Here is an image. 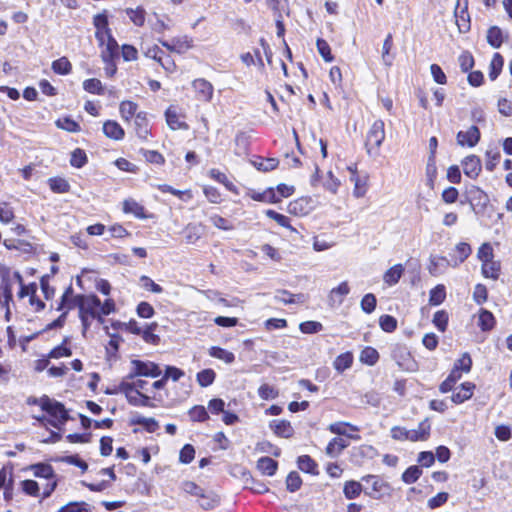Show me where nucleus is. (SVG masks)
<instances>
[{
    "mask_svg": "<svg viewBox=\"0 0 512 512\" xmlns=\"http://www.w3.org/2000/svg\"><path fill=\"white\" fill-rule=\"evenodd\" d=\"M138 105L135 102L132 101H123L120 104L119 111L121 114V117L125 121H130L133 116L136 117L137 114Z\"/></svg>",
    "mask_w": 512,
    "mask_h": 512,
    "instance_id": "39",
    "label": "nucleus"
},
{
    "mask_svg": "<svg viewBox=\"0 0 512 512\" xmlns=\"http://www.w3.org/2000/svg\"><path fill=\"white\" fill-rule=\"evenodd\" d=\"M235 144H236V154L237 155H246L249 152L250 149V140L249 136L246 135L243 132H240L235 137Z\"/></svg>",
    "mask_w": 512,
    "mask_h": 512,
    "instance_id": "44",
    "label": "nucleus"
},
{
    "mask_svg": "<svg viewBox=\"0 0 512 512\" xmlns=\"http://www.w3.org/2000/svg\"><path fill=\"white\" fill-rule=\"evenodd\" d=\"M191 40L188 39V37L183 38H173L171 41H163L161 40L160 43L162 46L166 47L170 51H174L177 53H183L189 48L192 47Z\"/></svg>",
    "mask_w": 512,
    "mask_h": 512,
    "instance_id": "22",
    "label": "nucleus"
},
{
    "mask_svg": "<svg viewBox=\"0 0 512 512\" xmlns=\"http://www.w3.org/2000/svg\"><path fill=\"white\" fill-rule=\"evenodd\" d=\"M274 298L277 302L283 304L304 303L306 301V296L303 293L293 294L285 289L278 290Z\"/></svg>",
    "mask_w": 512,
    "mask_h": 512,
    "instance_id": "23",
    "label": "nucleus"
},
{
    "mask_svg": "<svg viewBox=\"0 0 512 512\" xmlns=\"http://www.w3.org/2000/svg\"><path fill=\"white\" fill-rule=\"evenodd\" d=\"M448 320V313L444 310H440L434 314L432 322L439 331L445 332L447 329Z\"/></svg>",
    "mask_w": 512,
    "mask_h": 512,
    "instance_id": "58",
    "label": "nucleus"
},
{
    "mask_svg": "<svg viewBox=\"0 0 512 512\" xmlns=\"http://www.w3.org/2000/svg\"><path fill=\"white\" fill-rule=\"evenodd\" d=\"M184 235L188 244L196 243L202 235L201 226L197 224H188L184 229Z\"/></svg>",
    "mask_w": 512,
    "mask_h": 512,
    "instance_id": "42",
    "label": "nucleus"
},
{
    "mask_svg": "<svg viewBox=\"0 0 512 512\" xmlns=\"http://www.w3.org/2000/svg\"><path fill=\"white\" fill-rule=\"evenodd\" d=\"M384 139L385 124L382 120H376L370 127L366 137V148L368 154L377 155Z\"/></svg>",
    "mask_w": 512,
    "mask_h": 512,
    "instance_id": "2",
    "label": "nucleus"
},
{
    "mask_svg": "<svg viewBox=\"0 0 512 512\" xmlns=\"http://www.w3.org/2000/svg\"><path fill=\"white\" fill-rule=\"evenodd\" d=\"M58 512H91V509L86 502H70L61 507Z\"/></svg>",
    "mask_w": 512,
    "mask_h": 512,
    "instance_id": "59",
    "label": "nucleus"
},
{
    "mask_svg": "<svg viewBox=\"0 0 512 512\" xmlns=\"http://www.w3.org/2000/svg\"><path fill=\"white\" fill-rule=\"evenodd\" d=\"M348 446V442L340 437L333 438L326 447V453L330 456L339 455Z\"/></svg>",
    "mask_w": 512,
    "mask_h": 512,
    "instance_id": "37",
    "label": "nucleus"
},
{
    "mask_svg": "<svg viewBox=\"0 0 512 512\" xmlns=\"http://www.w3.org/2000/svg\"><path fill=\"white\" fill-rule=\"evenodd\" d=\"M35 477L52 480L56 477L53 467L48 463H36L30 466Z\"/></svg>",
    "mask_w": 512,
    "mask_h": 512,
    "instance_id": "26",
    "label": "nucleus"
},
{
    "mask_svg": "<svg viewBox=\"0 0 512 512\" xmlns=\"http://www.w3.org/2000/svg\"><path fill=\"white\" fill-rule=\"evenodd\" d=\"M317 49L319 54L323 57L326 62H332L334 57L331 53V48L328 42L322 38L317 39Z\"/></svg>",
    "mask_w": 512,
    "mask_h": 512,
    "instance_id": "63",
    "label": "nucleus"
},
{
    "mask_svg": "<svg viewBox=\"0 0 512 512\" xmlns=\"http://www.w3.org/2000/svg\"><path fill=\"white\" fill-rule=\"evenodd\" d=\"M101 50L102 61H110L112 58H117L119 55V45L114 37L106 39Z\"/></svg>",
    "mask_w": 512,
    "mask_h": 512,
    "instance_id": "25",
    "label": "nucleus"
},
{
    "mask_svg": "<svg viewBox=\"0 0 512 512\" xmlns=\"http://www.w3.org/2000/svg\"><path fill=\"white\" fill-rule=\"evenodd\" d=\"M360 360L369 366L375 365L379 360V353L373 347H365L360 354Z\"/></svg>",
    "mask_w": 512,
    "mask_h": 512,
    "instance_id": "49",
    "label": "nucleus"
},
{
    "mask_svg": "<svg viewBox=\"0 0 512 512\" xmlns=\"http://www.w3.org/2000/svg\"><path fill=\"white\" fill-rule=\"evenodd\" d=\"M495 323L494 315L486 309H481L478 323L480 329L482 331H491L494 328Z\"/></svg>",
    "mask_w": 512,
    "mask_h": 512,
    "instance_id": "32",
    "label": "nucleus"
},
{
    "mask_svg": "<svg viewBox=\"0 0 512 512\" xmlns=\"http://www.w3.org/2000/svg\"><path fill=\"white\" fill-rule=\"evenodd\" d=\"M462 167L467 177L476 179L482 170L481 160L476 155L467 156L462 161Z\"/></svg>",
    "mask_w": 512,
    "mask_h": 512,
    "instance_id": "12",
    "label": "nucleus"
},
{
    "mask_svg": "<svg viewBox=\"0 0 512 512\" xmlns=\"http://www.w3.org/2000/svg\"><path fill=\"white\" fill-rule=\"evenodd\" d=\"M196 378L201 387H208L213 384L216 373L213 369L208 368L198 372Z\"/></svg>",
    "mask_w": 512,
    "mask_h": 512,
    "instance_id": "52",
    "label": "nucleus"
},
{
    "mask_svg": "<svg viewBox=\"0 0 512 512\" xmlns=\"http://www.w3.org/2000/svg\"><path fill=\"white\" fill-rule=\"evenodd\" d=\"M251 163L257 170L269 172L277 168L279 161L275 158H263L261 156H255Z\"/></svg>",
    "mask_w": 512,
    "mask_h": 512,
    "instance_id": "27",
    "label": "nucleus"
},
{
    "mask_svg": "<svg viewBox=\"0 0 512 512\" xmlns=\"http://www.w3.org/2000/svg\"><path fill=\"white\" fill-rule=\"evenodd\" d=\"M468 200L474 210L485 208L489 202L488 195L479 187L473 186L468 190Z\"/></svg>",
    "mask_w": 512,
    "mask_h": 512,
    "instance_id": "14",
    "label": "nucleus"
},
{
    "mask_svg": "<svg viewBox=\"0 0 512 512\" xmlns=\"http://www.w3.org/2000/svg\"><path fill=\"white\" fill-rule=\"evenodd\" d=\"M103 132L108 138L113 140H121L125 135L124 129L114 120H107L103 124Z\"/></svg>",
    "mask_w": 512,
    "mask_h": 512,
    "instance_id": "24",
    "label": "nucleus"
},
{
    "mask_svg": "<svg viewBox=\"0 0 512 512\" xmlns=\"http://www.w3.org/2000/svg\"><path fill=\"white\" fill-rule=\"evenodd\" d=\"M403 272V266L401 264H396L385 272L383 280L389 286L395 285L400 280Z\"/></svg>",
    "mask_w": 512,
    "mask_h": 512,
    "instance_id": "30",
    "label": "nucleus"
},
{
    "mask_svg": "<svg viewBox=\"0 0 512 512\" xmlns=\"http://www.w3.org/2000/svg\"><path fill=\"white\" fill-rule=\"evenodd\" d=\"M468 0H457L454 16L460 33H467L471 28L468 12Z\"/></svg>",
    "mask_w": 512,
    "mask_h": 512,
    "instance_id": "5",
    "label": "nucleus"
},
{
    "mask_svg": "<svg viewBox=\"0 0 512 512\" xmlns=\"http://www.w3.org/2000/svg\"><path fill=\"white\" fill-rule=\"evenodd\" d=\"M83 88L85 91L91 94L96 95H103L104 94V88L102 86V83L99 79L96 78H90L83 82Z\"/></svg>",
    "mask_w": 512,
    "mask_h": 512,
    "instance_id": "54",
    "label": "nucleus"
},
{
    "mask_svg": "<svg viewBox=\"0 0 512 512\" xmlns=\"http://www.w3.org/2000/svg\"><path fill=\"white\" fill-rule=\"evenodd\" d=\"M93 24L96 28L95 37L99 43V46H103L106 39L112 36L111 29L109 28L108 16L106 12L99 13L94 16Z\"/></svg>",
    "mask_w": 512,
    "mask_h": 512,
    "instance_id": "6",
    "label": "nucleus"
},
{
    "mask_svg": "<svg viewBox=\"0 0 512 512\" xmlns=\"http://www.w3.org/2000/svg\"><path fill=\"white\" fill-rule=\"evenodd\" d=\"M474 389L475 384L471 382H464L461 384L458 390L452 394L451 400L455 404H461L473 396Z\"/></svg>",
    "mask_w": 512,
    "mask_h": 512,
    "instance_id": "19",
    "label": "nucleus"
},
{
    "mask_svg": "<svg viewBox=\"0 0 512 512\" xmlns=\"http://www.w3.org/2000/svg\"><path fill=\"white\" fill-rule=\"evenodd\" d=\"M132 369L126 376V379L133 380L138 376L156 378L161 375V369L158 364L151 361H141L133 359L131 361Z\"/></svg>",
    "mask_w": 512,
    "mask_h": 512,
    "instance_id": "3",
    "label": "nucleus"
},
{
    "mask_svg": "<svg viewBox=\"0 0 512 512\" xmlns=\"http://www.w3.org/2000/svg\"><path fill=\"white\" fill-rule=\"evenodd\" d=\"M458 62L461 70L463 72H468L474 66V57L470 52L464 51L460 54Z\"/></svg>",
    "mask_w": 512,
    "mask_h": 512,
    "instance_id": "64",
    "label": "nucleus"
},
{
    "mask_svg": "<svg viewBox=\"0 0 512 512\" xmlns=\"http://www.w3.org/2000/svg\"><path fill=\"white\" fill-rule=\"evenodd\" d=\"M350 292V287L347 281L341 282L337 287L330 291L328 301L330 306H339L343 303L345 296Z\"/></svg>",
    "mask_w": 512,
    "mask_h": 512,
    "instance_id": "13",
    "label": "nucleus"
},
{
    "mask_svg": "<svg viewBox=\"0 0 512 512\" xmlns=\"http://www.w3.org/2000/svg\"><path fill=\"white\" fill-rule=\"evenodd\" d=\"M269 427L277 436L282 438H291L294 435V428L287 420H272Z\"/></svg>",
    "mask_w": 512,
    "mask_h": 512,
    "instance_id": "16",
    "label": "nucleus"
},
{
    "mask_svg": "<svg viewBox=\"0 0 512 512\" xmlns=\"http://www.w3.org/2000/svg\"><path fill=\"white\" fill-rule=\"evenodd\" d=\"M192 87L195 91V97L202 102H210L213 98L214 88L213 85L204 78L195 79L192 82Z\"/></svg>",
    "mask_w": 512,
    "mask_h": 512,
    "instance_id": "7",
    "label": "nucleus"
},
{
    "mask_svg": "<svg viewBox=\"0 0 512 512\" xmlns=\"http://www.w3.org/2000/svg\"><path fill=\"white\" fill-rule=\"evenodd\" d=\"M487 42L493 48H500L503 43V33L498 26H492L487 31Z\"/></svg>",
    "mask_w": 512,
    "mask_h": 512,
    "instance_id": "38",
    "label": "nucleus"
},
{
    "mask_svg": "<svg viewBox=\"0 0 512 512\" xmlns=\"http://www.w3.org/2000/svg\"><path fill=\"white\" fill-rule=\"evenodd\" d=\"M50 189L54 193H67L70 191V184L67 180L61 177H53L48 180Z\"/></svg>",
    "mask_w": 512,
    "mask_h": 512,
    "instance_id": "43",
    "label": "nucleus"
},
{
    "mask_svg": "<svg viewBox=\"0 0 512 512\" xmlns=\"http://www.w3.org/2000/svg\"><path fill=\"white\" fill-rule=\"evenodd\" d=\"M462 377L461 373L457 372V369H452L447 378L440 384L439 390L441 393L450 392L458 380Z\"/></svg>",
    "mask_w": 512,
    "mask_h": 512,
    "instance_id": "41",
    "label": "nucleus"
},
{
    "mask_svg": "<svg viewBox=\"0 0 512 512\" xmlns=\"http://www.w3.org/2000/svg\"><path fill=\"white\" fill-rule=\"evenodd\" d=\"M431 424L429 419L423 420L417 429L408 430V440L412 442L425 441L429 438Z\"/></svg>",
    "mask_w": 512,
    "mask_h": 512,
    "instance_id": "15",
    "label": "nucleus"
},
{
    "mask_svg": "<svg viewBox=\"0 0 512 512\" xmlns=\"http://www.w3.org/2000/svg\"><path fill=\"white\" fill-rule=\"evenodd\" d=\"M0 279L2 291H13L14 284H22V276L18 271L12 272L11 269L5 265L0 264Z\"/></svg>",
    "mask_w": 512,
    "mask_h": 512,
    "instance_id": "10",
    "label": "nucleus"
},
{
    "mask_svg": "<svg viewBox=\"0 0 512 512\" xmlns=\"http://www.w3.org/2000/svg\"><path fill=\"white\" fill-rule=\"evenodd\" d=\"M126 14L136 26H143L146 13L142 7H137L136 9L127 8Z\"/></svg>",
    "mask_w": 512,
    "mask_h": 512,
    "instance_id": "55",
    "label": "nucleus"
},
{
    "mask_svg": "<svg viewBox=\"0 0 512 512\" xmlns=\"http://www.w3.org/2000/svg\"><path fill=\"white\" fill-rule=\"evenodd\" d=\"M100 299L95 294H82L79 303V314L94 317L99 311Z\"/></svg>",
    "mask_w": 512,
    "mask_h": 512,
    "instance_id": "9",
    "label": "nucleus"
},
{
    "mask_svg": "<svg viewBox=\"0 0 512 512\" xmlns=\"http://www.w3.org/2000/svg\"><path fill=\"white\" fill-rule=\"evenodd\" d=\"M51 68L56 74L68 75L72 71V64L67 57H61L52 62Z\"/></svg>",
    "mask_w": 512,
    "mask_h": 512,
    "instance_id": "36",
    "label": "nucleus"
},
{
    "mask_svg": "<svg viewBox=\"0 0 512 512\" xmlns=\"http://www.w3.org/2000/svg\"><path fill=\"white\" fill-rule=\"evenodd\" d=\"M481 133L476 125H472L467 131H459L456 139L460 146L474 147L480 141Z\"/></svg>",
    "mask_w": 512,
    "mask_h": 512,
    "instance_id": "11",
    "label": "nucleus"
},
{
    "mask_svg": "<svg viewBox=\"0 0 512 512\" xmlns=\"http://www.w3.org/2000/svg\"><path fill=\"white\" fill-rule=\"evenodd\" d=\"M88 162L87 155L84 150L77 148L71 154L70 164L75 168H82Z\"/></svg>",
    "mask_w": 512,
    "mask_h": 512,
    "instance_id": "56",
    "label": "nucleus"
},
{
    "mask_svg": "<svg viewBox=\"0 0 512 512\" xmlns=\"http://www.w3.org/2000/svg\"><path fill=\"white\" fill-rule=\"evenodd\" d=\"M208 352L211 357L222 360L227 364H231L235 361V355L224 348L212 346Z\"/></svg>",
    "mask_w": 512,
    "mask_h": 512,
    "instance_id": "33",
    "label": "nucleus"
},
{
    "mask_svg": "<svg viewBox=\"0 0 512 512\" xmlns=\"http://www.w3.org/2000/svg\"><path fill=\"white\" fill-rule=\"evenodd\" d=\"M166 122L173 130L188 129V125L182 120V116L174 107H169L165 112Z\"/></svg>",
    "mask_w": 512,
    "mask_h": 512,
    "instance_id": "21",
    "label": "nucleus"
},
{
    "mask_svg": "<svg viewBox=\"0 0 512 512\" xmlns=\"http://www.w3.org/2000/svg\"><path fill=\"white\" fill-rule=\"evenodd\" d=\"M126 399L128 403L135 407H153L154 405L150 402V397L141 393V391H134L129 389L126 393Z\"/></svg>",
    "mask_w": 512,
    "mask_h": 512,
    "instance_id": "20",
    "label": "nucleus"
},
{
    "mask_svg": "<svg viewBox=\"0 0 512 512\" xmlns=\"http://www.w3.org/2000/svg\"><path fill=\"white\" fill-rule=\"evenodd\" d=\"M353 363V356L350 352L342 353L336 357L334 360V368L338 372H343L346 369L350 368Z\"/></svg>",
    "mask_w": 512,
    "mask_h": 512,
    "instance_id": "47",
    "label": "nucleus"
},
{
    "mask_svg": "<svg viewBox=\"0 0 512 512\" xmlns=\"http://www.w3.org/2000/svg\"><path fill=\"white\" fill-rule=\"evenodd\" d=\"M363 482L370 484V490L366 489L365 494L372 499H381L384 494H387L391 489L389 483L384 481L377 475H366L361 479Z\"/></svg>",
    "mask_w": 512,
    "mask_h": 512,
    "instance_id": "4",
    "label": "nucleus"
},
{
    "mask_svg": "<svg viewBox=\"0 0 512 512\" xmlns=\"http://www.w3.org/2000/svg\"><path fill=\"white\" fill-rule=\"evenodd\" d=\"M278 463L270 457H261L257 461V468L265 475L272 476L276 473Z\"/></svg>",
    "mask_w": 512,
    "mask_h": 512,
    "instance_id": "29",
    "label": "nucleus"
},
{
    "mask_svg": "<svg viewBox=\"0 0 512 512\" xmlns=\"http://www.w3.org/2000/svg\"><path fill=\"white\" fill-rule=\"evenodd\" d=\"M131 424L141 425L149 433H154L159 428V424L154 418H146L140 415L133 417Z\"/></svg>",
    "mask_w": 512,
    "mask_h": 512,
    "instance_id": "34",
    "label": "nucleus"
},
{
    "mask_svg": "<svg viewBox=\"0 0 512 512\" xmlns=\"http://www.w3.org/2000/svg\"><path fill=\"white\" fill-rule=\"evenodd\" d=\"M157 323H151L149 325H146V327L143 329L141 336L142 339L152 345H158L160 342V337L154 333V330L157 328Z\"/></svg>",
    "mask_w": 512,
    "mask_h": 512,
    "instance_id": "50",
    "label": "nucleus"
},
{
    "mask_svg": "<svg viewBox=\"0 0 512 512\" xmlns=\"http://www.w3.org/2000/svg\"><path fill=\"white\" fill-rule=\"evenodd\" d=\"M472 367V359L468 353H464L460 359H458L453 366V369H457L458 373H468Z\"/></svg>",
    "mask_w": 512,
    "mask_h": 512,
    "instance_id": "60",
    "label": "nucleus"
},
{
    "mask_svg": "<svg viewBox=\"0 0 512 512\" xmlns=\"http://www.w3.org/2000/svg\"><path fill=\"white\" fill-rule=\"evenodd\" d=\"M504 59L500 53H495L489 66V78L494 81L502 71Z\"/></svg>",
    "mask_w": 512,
    "mask_h": 512,
    "instance_id": "35",
    "label": "nucleus"
},
{
    "mask_svg": "<svg viewBox=\"0 0 512 512\" xmlns=\"http://www.w3.org/2000/svg\"><path fill=\"white\" fill-rule=\"evenodd\" d=\"M198 498H199V500H198L199 505L204 510H211V509L215 508L219 503V500L216 495L205 494L204 491L202 492V495H200Z\"/></svg>",
    "mask_w": 512,
    "mask_h": 512,
    "instance_id": "57",
    "label": "nucleus"
},
{
    "mask_svg": "<svg viewBox=\"0 0 512 512\" xmlns=\"http://www.w3.org/2000/svg\"><path fill=\"white\" fill-rule=\"evenodd\" d=\"M446 298V289L445 286L442 284L437 285L434 287L429 294V303L431 305L437 306L444 302Z\"/></svg>",
    "mask_w": 512,
    "mask_h": 512,
    "instance_id": "48",
    "label": "nucleus"
},
{
    "mask_svg": "<svg viewBox=\"0 0 512 512\" xmlns=\"http://www.w3.org/2000/svg\"><path fill=\"white\" fill-rule=\"evenodd\" d=\"M301 485L302 479L300 475L295 471L290 472L286 478L287 490L290 492H296L297 490L300 489Z\"/></svg>",
    "mask_w": 512,
    "mask_h": 512,
    "instance_id": "62",
    "label": "nucleus"
},
{
    "mask_svg": "<svg viewBox=\"0 0 512 512\" xmlns=\"http://www.w3.org/2000/svg\"><path fill=\"white\" fill-rule=\"evenodd\" d=\"M40 406L52 418L49 420V423L55 428H59L60 425H63L69 419L64 405L60 402L52 401L47 396L40 399Z\"/></svg>",
    "mask_w": 512,
    "mask_h": 512,
    "instance_id": "1",
    "label": "nucleus"
},
{
    "mask_svg": "<svg viewBox=\"0 0 512 512\" xmlns=\"http://www.w3.org/2000/svg\"><path fill=\"white\" fill-rule=\"evenodd\" d=\"M485 159H486V161H485L486 170H488L489 172H492V171H494V169L496 168L497 164L499 163V161L501 159V153L498 150V148L489 149L485 153Z\"/></svg>",
    "mask_w": 512,
    "mask_h": 512,
    "instance_id": "45",
    "label": "nucleus"
},
{
    "mask_svg": "<svg viewBox=\"0 0 512 512\" xmlns=\"http://www.w3.org/2000/svg\"><path fill=\"white\" fill-rule=\"evenodd\" d=\"M481 270L485 278L497 280L500 275L501 265L498 261L490 260L488 262L482 263Z\"/></svg>",
    "mask_w": 512,
    "mask_h": 512,
    "instance_id": "28",
    "label": "nucleus"
},
{
    "mask_svg": "<svg viewBox=\"0 0 512 512\" xmlns=\"http://www.w3.org/2000/svg\"><path fill=\"white\" fill-rule=\"evenodd\" d=\"M123 212L125 214H132L139 219H146L149 217L144 206L132 198H128L123 201Z\"/></svg>",
    "mask_w": 512,
    "mask_h": 512,
    "instance_id": "18",
    "label": "nucleus"
},
{
    "mask_svg": "<svg viewBox=\"0 0 512 512\" xmlns=\"http://www.w3.org/2000/svg\"><path fill=\"white\" fill-rule=\"evenodd\" d=\"M135 131L141 140H147L150 135L149 121L146 112H138L135 117Z\"/></svg>",
    "mask_w": 512,
    "mask_h": 512,
    "instance_id": "17",
    "label": "nucleus"
},
{
    "mask_svg": "<svg viewBox=\"0 0 512 512\" xmlns=\"http://www.w3.org/2000/svg\"><path fill=\"white\" fill-rule=\"evenodd\" d=\"M188 415L193 422H205L209 419V414L206 408L202 405L193 406L189 411Z\"/></svg>",
    "mask_w": 512,
    "mask_h": 512,
    "instance_id": "51",
    "label": "nucleus"
},
{
    "mask_svg": "<svg viewBox=\"0 0 512 512\" xmlns=\"http://www.w3.org/2000/svg\"><path fill=\"white\" fill-rule=\"evenodd\" d=\"M363 490L362 484L357 481H347L344 485L343 493L349 500L357 498Z\"/></svg>",
    "mask_w": 512,
    "mask_h": 512,
    "instance_id": "40",
    "label": "nucleus"
},
{
    "mask_svg": "<svg viewBox=\"0 0 512 512\" xmlns=\"http://www.w3.org/2000/svg\"><path fill=\"white\" fill-rule=\"evenodd\" d=\"M379 325L383 331L392 333L397 328V320L391 315H382L379 318Z\"/></svg>",
    "mask_w": 512,
    "mask_h": 512,
    "instance_id": "61",
    "label": "nucleus"
},
{
    "mask_svg": "<svg viewBox=\"0 0 512 512\" xmlns=\"http://www.w3.org/2000/svg\"><path fill=\"white\" fill-rule=\"evenodd\" d=\"M55 125L67 132H79L81 130L79 123L74 121L70 116L57 119Z\"/></svg>",
    "mask_w": 512,
    "mask_h": 512,
    "instance_id": "46",
    "label": "nucleus"
},
{
    "mask_svg": "<svg viewBox=\"0 0 512 512\" xmlns=\"http://www.w3.org/2000/svg\"><path fill=\"white\" fill-rule=\"evenodd\" d=\"M82 294L74 295V291L72 286H68L61 296L60 302L56 308L57 311H67L73 310L75 308L79 309L80 298Z\"/></svg>",
    "mask_w": 512,
    "mask_h": 512,
    "instance_id": "8",
    "label": "nucleus"
},
{
    "mask_svg": "<svg viewBox=\"0 0 512 512\" xmlns=\"http://www.w3.org/2000/svg\"><path fill=\"white\" fill-rule=\"evenodd\" d=\"M422 475V470L416 465L408 467L402 474V481L406 484L415 483Z\"/></svg>",
    "mask_w": 512,
    "mask_h": 512,
    "instance_id": "53",
    "label": "nucleus"
},
{
    "mask_svg": "<svg viewBox=\"0 0 512 512\" xmlns=\"http://www.w3.org/2000/svg\"><path fill=\"white\" fill-rule=\"evenodd\" d=\"M297 464L298 468L305 473L318 474L317 464L309 455L299 456Z\"/></svg>",
    "mask_w": 512,
    "mask_h": 512,
    "instance_id": "31",
    "label": "nucleus"
}]
</instances>
